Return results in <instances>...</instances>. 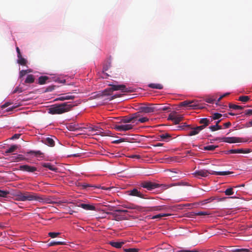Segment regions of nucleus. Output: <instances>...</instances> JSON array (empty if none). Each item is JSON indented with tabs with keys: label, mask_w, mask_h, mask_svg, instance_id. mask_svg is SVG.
I'll return each instance as SVG.
<instances>
[{
	"label": "nucleus",
	"mask_w": 252,
	"mask_h": 252,
	"mask_svg": "<svg viewBox=\"0 0 252 252\" xmlns=\"http://www.w3.org/2000/svg\"><path fill=\"white\" fill-rule=\"evenodd\" d=\"M15 200L19 201H37L40 203H52L51 199L32 192L19 191L15 195Z\"/></svg>",
	"instance_id": "nucleus-1"
},
{
	"label": "nucleus",
	"mask_w": 252,
	"mask_h": 252,
	"mask_svg": "<svg viewBox=\"0 0 252 252\" xmlns=\"http://www.w3.org/2000/svg\"><path fill=\"white\" fill-rule=\"evenodd\" d=\"M133 108L135 110H178L177 107L173 106L169 104H139L130 106L129 108Z\"/></svg>",
	"instance_id": "nucleus-2"
},
{
	"label": "nucleus",
	"mask_w": 252,
	"mask_h": 252,
	"mask_svg": "<svg viewBox=\"0 0 252 252\" xmlns=\"http://www.w3.org/2000/svg\"><path fill=\"white\" fill-rule=\"evenodd\" d=\"M110 87L109 88H106L102 92H99L98 94L95 95L97 97H101L107 96V98H104V99L112 100L116 97L115 95L112 96V92L113 91L121 90L122 92H128V91L124 85H115L113 84H109Z\"/></svg>",
	"instance_id": "nucleus-3"
},
{
	"label": "nucleus",
	"mask_w": 252,
	"mask_h": 252,
	"mask_svg": "<svg viewBox=\"0 0 252 252\" xmlns=\"http://www.w3.org/2000/svg\"><path fill=\"white\" fill-rule=\"evenodd\" d=\"M140 112L138 111L136 113L130 114L127 116L122 117L121 122L124 123H134L136 122V124L139 123H144L148 121L149 119L147 117H141Z\"/></svg>",
	"instance_id": "nucleus-4"
},
{
	"label": "nucleus",
	"mask_w": 252,
	"mask_h": 252,
	"mask_svg": "<svg viewBox=\"0 0 252 252\" xmlns=\"http://www.w3.org/2000/svg\"><path fill=\"white\" fill-rule=\"evenodd\" d=\"M179 106L188 107L190 109H208L210 105L199 102L198 100H186L181 102L179 104Z\"/></svg>",
	"instance_id": "nucleus-5"
},
{
	"label": "nucleus",
	"mask_w": 252,
	"mask_h": 252,
	"mask_svg": "<svg viewBox=\"0 0 252 252\" xmlns=\"http://www.w3.org/2000/svg\"><path fill=\"white\" fill-rule=\"evenodd\" d=\"M232 173V172L230 171H208L205 169H201L195 171L192 174L196 177H206L208 176L209 174L214 175H227Z\"/></svg>",
	"instance_id": "nucleus-6"
},
{
	"label": "nucleus",
	"mask_w": 252,
	"mask_h": 252,
	"mask_svg": "<svg viewBox=\"0 0 252 252\" xmlns=\"http://www.w3.org/2000/svg\"><path fill=\"white\" fill-rule=\"evenodd\" d=\"M72 106V105L71 104L63 102L52 105L50 107L46 108L45 110H70Z\"/></svg>",
	"instance_id": "nucleus-7"
},
{
	"label": "nucleus",
	"mask_w": 252,
	"mask_h": 252,
	"mask_svg": "<svg viewBox=\"0 0 252 252\" xmlns=\"http://www.w3.org/2000/svg\"><path fill=\"white\" fill-rule=\"evenodd\" d=\"M184 119L183 115L177 114L176 111H173V113H170L169 115L168 120L173 121L175 125L178 124L181 121Z\"/></svg>",
	"instance_id": "nucleus-8"
},
{
	"label": "nucleus",
	"mask_w": 252,
	"mask_h": 252,
	"mask_svg": "<svg viewBox=\"0 0 252 252\" xmlns=\"http://www.w3.org/2000/svg\"><path fill=\"white\" fill-rule=\"evenodd\" d=\"M160 186V185L159 184L149 181H145L141 184V187L145 188L149 190H151L156 188H159Z\"/></svg>",
	"instance_id": "nucleus-9"
},
{
	"label": "nucleus",
	"mask_w": 252,
	"mask_h": 252,
	"mask_svg": "<svg viewBox=\"0 0 252 252\" xmlns=\"http://www.w3.org/2000/svg\"><path fill=\"white\" fill-rule=\"evenodd\" d=\"M221 139L222 141L228 143H235L238 142H242L241 138L236 137H222L221 138H217L216 140Z\"/></svg>",
	"instance_id": "nucleus-10"
},
{
	"label": "nucleus",
	"mask_w": 252,
	"mask_h": 252,
	"mask_svg": "<svg viewBox=\"0 0 252 252\" xmlns=\"http://www.w3.org/2000/svg\"><path fill=\"white\" fill-rule=\"evenodd\" d=\"M133 126L131 124H126L124 125L116 126L114 128L118 131H127L132 129Z\"/></svg>",
	"instance_id": "nucleus-11"
},
{
	"label": "nucleus",
	"mask_w": 252,
	"mask_h": 252,
	"mask_svg": "<svg viewBox=\"0 0 252 252\" xmlns=\"http://www.w3.org/2000/svg\"><path fill=\"white\" fill-rule=\"evenodd\" d=\"M167 209V207L165 205L162 206H157L153 207H147L146 208L145 210L147 211H160L162 210H165Z\"/></svg>",
	"instance_id": "nucleus-12"
},
{
	"label": "nucleus",
	"mask_w": 252,
	"mask_h": 252,
	"mask_svg": "<svg viewBox=\"0 0 252 252\" xmlns=\"http://www.w3.org/2000/svg\"><path fill=\"white\" fill-rule=\"evenodd\" d=\"M251 152V150L249 149H231L228 151L229 154H248Z\"/></svg>",
	"instance_id": "nucleus-13"
},
{
	"label": "nucleus",
	"mask_w": 252,
	"mask_h": 252,
	"mask_svg": "<svg viewBox=\"0 0 252 252\" xmlns=\"http://www.w3.org/2000/svg\"><path fill=\"white\" fill-rule=\"evenodd\" d=\"M20 169L22 171L29 172H33L37 170V168L34 166H31L28 165H23L20 166Z\"/></svg>",
	"instance_id": "nucleus-14"
},
{
	"label": "nucleus",
	"mask_w": 252,
	"mask_h": 252,
	"mask_svg": "<svg viewBox=\"0 0 252 252\" xmlns=\"http://www.w3.org/2000/svg\"><path fill=\"white\" fill-rule=\"evenodd\" d=\"M229 107L230 109H241V110L246 109V108H248V107H252V109H246V110H252V105H247L240 106V105H236V104H233L229 103Z\"/></svg>",
	"instance_id": "nucleus-15"
},
{
	"label": "nucleus",
	"mask_w": 252,
	"mask_h": 252,
	"mask_svg": "<svg viewBox=\"0 0 252 252\" xmlns=\"http://www.w3.org/2000/svg\"><path fill=\"white\" fill-rule=\"evenodd\" d=\"M124 208L130 209H135L139 211H144L143 208L133 204H124L123 205Z\"/></svg>",
	"instance_id": "nucleus-16"
},
{
	"label": "nucleus",
	"mask_w": 252,
	"mask_h": 252,
	"mask_svg": "<svg viewBox=\"0 0 252 252\" xmlns=\"http://www.w3.org/2000/svg\"><path fill=\"white\" fill-rule=\"evenodd\" d=\"M128 194L131 196L139 197L140 198H144V195L136 189H134L132 190L128 191Z\"/></svg>",
	"instance_id": "nucleus-17"
},
{
	"label": "nucleus",
	"mask_w": 252,
	"mask_h": 252,
	"mask_svg": "<svg viewBox=\"0 0 252 252\" xmlns=\"http://www.w3.org/2000/svg\"><path fill=\"white\" fill-rule=\"evenodd\" d=\"M201 128V127H199V126L195 127H191L190 126L189 128L191 129V130L188 133V135L191 136L198 134L199 132L202 130Z\"/></svg>",
	"instance_id": "nucleus-18"
},
{
	"label": "nucleus",
	"mask_w": 252,
	"mask_h": 252,
	"mask_svg": "<svg viewBox=\"0 0 252 252\" xmlns=\"http://www.w3.org/2000/svg\"><path fill=\"white\" fill-rule=\"evenodd\" d=\"M199 123L201 125L199 126L201 127V129L203 130L209 125L210 121L207 118H202L200 119Z\"/></svg>",
	"instance_id": "nucleus-19"
},
{
	"label": "nucleus",
	"mask_w": 252,
	"mask_h": 252,
	"mask_svg": "<svg viewBox=\"0 0 252 252\" xmlns=\"http://www.w3.org/2000/svg\"><path fill=\"white\" fill-rule=\"evenodd\" d=\"M66 128L70 131H75L78 130L82 129L83 128L79 126L78 125L70 124L66 126Z\"/></svg>",
	"instance_id": "nucleus-20"
},
{
	"label": "nucleus",
	"mask_w": 252,
	"mask_h": 252,
	"mask_svg": "<svg viewBox=\"0 0 252 252\" xmlns=\"http://www.w3.org/2000/svg\"><path fill=\"white\" fill-rule=\"evenodd\" d=\"M78 206L83 208L86 210H95V206L89 204L81 203L79 204Z\"/></svg>",
	"instance_id": "nucleus-21"
},
{
	"label": "nucleus",
	"mask_w": 252,
	"mask_h": 252,
	"mask_svg": "<svg viewBox=\"0 0 252 252\" xmlns=\"http://www.w3.org/2000/svg\"><path fill=\"white\" fill-rule=\"evenodd\" d=\"M217 97L215 95L212 96H208L206 97L205 99V100L206 102L210 104H214L217 102V100H216Z\"/></svg>",
	"instance_id": "nucleus-22"
},
{
	"label": "nucleus",
	"mask_w": 252,
	"mask_h": 252,
	"mask_svg": "<svg viewBox=\"0 0 252 252\" xmlns=\"http://www.w3.org/2000/svg\"><path fill=\"white\" fill-rule=\"evenodd\" d=\"M44 143L45 144L51 147H53L55 145L54 140L52 138L50 137L46 138L44 140Z\"/></svg>",
	"instance_id": "nucleus-23"
},
{
	"label": "nucleus",
	"mask_w": 252,
	"mask_h": 252,
	"mask_svg": "<svg viewBox=\"0 0 252 252\" xmlns=\"http://www.w3.org/2000/svg\"><path fill=\"white\" fill-rule=\"evenodd\" d=\"M150 88L161 90L163 89V86L160 84L151 83L148 85Z\"/></svg>",
	"instance_id": "nucleus-24"
},
{
	"label": "nucleus",
	"mask_w": 252,
	"mask_h": 252,
	"mask_svg": "<svg viewBox=\"0 0 252 252\" xmlns=\"http://www.w3.org/2000/svg\"><path fill=\"white\" fill-rule=\"evenodd\" d=\"M42 165L44 167L48 168V169H49L50 170H51L52 171L56 172L58 170V169L57 168H56V167H54V166L52 165L50 163H44L42 164Z\"/></svg>",
	"instance_id": "nucleus-25"
},
{
	"label": "nucleus",
	"mask_w": 252,
	"mask_h": 252,
	"mask_svg": "<svg viewBox=\"0 0 252 252\" xmlns=\"http://www.w3.org/2000/svg\"><path fill=\"white\" fill-rule=\"evenodd\" d=\"M65 245V242L63 241H50L48 245L49 246H53L56 245Z\"/></svg>",
	"instance_id": "nucleus-26"
},
{
	"label": "nucleus",
	"mask_w": 252,
	"mask_h": 252,
	"mask_svg": "<svg viewBox=\"0 0 252 252\" xmlns=\"http://www.w3.org/2000/svg\"><path fill=\"white\" fill-rule=\"evenodd\" d=\"M49 79L48 77L46 76H41L38 78V83L43 85L46 83V81Z\"/></svg>",
	"instance_id": "nucleus-27"
},
{
	"label": "nucleus",
	"mask_w": 252,
	"mask_h": 252,
	"mask_svg": "<svg viewBox=\"0 0 252 252\" xmlns=\"http://www.w3.org/2000/svg\"><path fill=\"white\" fill-rule=\"evenodd\" d=\"M124 244V242H110V244L116 248H120L122 245Z\"/></svg>",
	"instance_id": "nucleus-28"
},
{
	"label": "nucleus",
	"mask_w": 252,
	"mask_h": 252,
	"mask_svg": "<svg viewBox=\"0 0 252 252\" xmlns=\"http://www.w3.org/2000/svg\"><path fill=\"white\" fill-rule=\"evenodd\" d=\"M34 81V76L32 75H28L27 77V78L26 79L25 82L26 83H33Z\"/></svg>",
	"instance_id": "nucleus-29"
},
{
	"label": "nucleus",
	"mask_w": 252,
	"mask_h": 252,
	"mask_svg": "<svg viewBox=\"0 0 252 252\" xmlns=\"http://www.w3.org/2000/svg\"><path fill=\"white\" fill-rule=\"evenodd\" d=\"M95 134L96 135H100L102 136H112V133L109 130H107L104 132H97Z\"/></svg>",
	"instance_id": "nucleus-30"
},
{
	"label": "nucleus",
	"mask_w": 252,
	"mask_h": 252,
	"mask_svg": "<svg viewBox=\"0 0 252 252\" xmlns=\"http://www.w3.org/2000/svg\"><path fill=\"white\" fill-rule=\"evenodd\" d=\"M233 252H250L251 250L248 249H236L233 248L231 250Z\"/></svg>",
	"instance_id": "nucleus-31"
},
{
	"label": "nucleus",
	"mask_w": 252,
	"mask_h": 252,
	"mask_svg": "<svg viewBox=\"0 0 252 252\" xmlns=\"http://www.w3.org/2000/svg\"><path fill=\"white\" fill-rule=\"evenodd\" d=\"M218 147V146H217H217L208 145V146L204 147L203 149L205 151H214Z\"/></svg>",
	"instance_id": "nucleus-32"
},
{
	"label": "nucleus",
	"mask_w": 252,
	"mask_h": 252,
	"mask_svg": "<svg viewBox=\"0 0 252 252\" xmlns=\"http://www.w3.org/2000/svg\"><path fill=\"white\" fill-rule=\"evenodd\" d=\"M18 58L17 62L19 64L22 65L26 64L27 61L25 59L23 58L22 56H21V57H18Z\"/></svg>",
	"instance_id": "nucleus-33"
},
{
	"label": "nucleus",
	"mask_w": 252,
	"mask_h": 252,
	"mask_svg": "<svg viewBox=\"0 0 252 252\" xmlns=\"http://www.w3.org/2000/svg\"><path fill=\"white\" fill-rule=\"evenodd\" d=\"M18 148V146L15 145H13L10 146V147L7 149L5 151L6 153H11L13 152H15Z\"/></svg>",
	"instance_id": "nucleus-34"
},
{
	"label": "nucleus",
	"mask_w": 252,
	"mask_h": 252,
	"mask_svg": "<svg viewBox=\"0 0 252 252\" xmlns=\"http://www.w3.org/2000/svg\"><path fill=\"white\" fill-rule=\"evenodd\" d=\"M209 128L212 131H215L217 130L221 129L222 127L221 126L216 124L215 125L210 126Z\"/></svg>",
	"instance_id": "nucleus-35"
},
{
	"label": "nucleus",
	"mask_w": 252,
	"mask_h": 252,
	"mask_svg": "<svg viewBox=\"0 0 252 252\" xmlns=\"http://www.w3.org/2000/svg\"><path fill=\"white\" fill-rule=\"evenodd\" d=\"M171 214H159L155 216H154L152 217V219H159L163 217H166L170 216Z\"/></svg>",
	"instance_id": "nucleus-36"
},
{
	"label": "nucleus",
	"mask_w": 252,
	"mask_h": 252,
	"mask_svg": "<svg viewBox=\"0 0 252 252\" xmlns=\"http://www.w3.org/2000/svg\"><path fill=\"white\" fill-rule=\"evenodd\" d=\"M160 138L164 140L168 141L171 138V135L168 133H164L160 135Z\"/></svg>",
	"instance_id": "nucleus-37"
},
{
	"label": "nucleus",
	"mask_w": 252,
	"mask_h": 252,
	"mask_svg": "<svg viewBox=\"0 0 252 252\" xmlns=\"http://www.w3.org/2000/svg\"><path fill=\"white\" fill-rule=\"evenodd\" d=\"M9 194V191L0 189V197H6Z\"/></svg>",
	"instance_id": "nucleus-38"
},
{
	"label": "nucleus",
	"mask_w": 252,
	"mask_h": 252,
	"mask_svg": "<svg viewBox=\"0 0 252 252\" xmlns=\"http://www.w3.org/2000/svg\"><path fill=\"white\" fill-rule=\"evenodd\" d=\"M80 186V187H82V188L84 189H87L88 188H97L96 186H92L90 184H87V183L82 184Z\"/></svg>",
	"instance_id": "nucleus-39"
},
{
	"label": "nucleus",
	"mask_w": 252,
	"mask_h": 252,
	"mask_svg": "<svg viewBox=\"0 0 252 252\" xmlns=\"http://www.w3.org/2000/svg\"><path fill=\"white\" fill-rule=\"evenodd\" d=\"M80 186V187H82V188L84 189H87L88 188H97L96 186H92L90 184H87V183L82 184Z\"/></svg>",
	"instance_id": "nucleus-40"
},
{
	"label": "nucleus",
	"mask_w": 252,
	"mask_h": 252,
	"mask_svg": "<svg viewBox=\"0 0 252 252\" xmlns=\"http://www.w3.org/2000/svg\"><path fill=\"white\" fill-rule=\"evenodd\" d=\"M106 214L108 215H111L113 216L114 219L113 220H118L120 219V216L117 215L116 213H112V212H105Z\"/></svg>",
	"instance_id": "nucleus-41"
},
{
	"label": "nucleus",
	"mask_w": 252,
	"mask_h": 252,
	"mask_svg": "<svg viewBox=\"0 0 252 252\" xmlns=\"http://www.w3.org/2000/svg\"><path fill=\"white\" fill-rule=\"evenodd\" d=\"M29 154H33L35 157H38L42 155V153L40 151H30L27 153Z\"/></svg>",
	"instance_id": "nucleus-42"
},
{
	"label": "nucleus",
	"mask_w": 252,
	"mask_h": 252,
	"mask_svg": "<svg viewBox=\"0 0 252 252\" xmlns=\"http://www.w3.org/2000/svg\"><path fill=\"white\" fill-rule=\"evenodd\" d=\"M250 99L248 96H241L239 97L238 100L242 102H247Z\"/></svg>",
	"instance_id": "nucleus-43"
},
{
	"label": "nucleus",
	"mask_w": 252,
	"mask_h": 252,
	"mask_svg": "<svg viewBox=\"0 0 252 252\" xmlns=\"http://www.w3.org/2000/svg\"><path fill=\"white\" fill-rule=\"evenodd\" d=\"M225 194L226 195H231L233 194L234 192L232 188H229L226 189L224 191Z\"/></svg>",
	"instance_id": "nucleus-44"
},
{
	"label": "nucleus",
	"mask_w": 252,
	"mask_h": 252,
	"mask_svg": "<svg viewBox=\"0 0 252 252\" xmlns=\"http://www.w3.org/2000/svg\"><path fill=\"white\" fill-rule=\"evenodd\" d=\"M28 72H31V71L30 70H22L20 71V77L22 78L24 76H25L27 73Z\"/></svg>",
	"instance_id": "nucleus-45"
},
{
	"label": "nucleus",
	"mask_w": 252,
	"mask_h": 252,
	"mask_svg": "<svg viewBox=\"0 0 252 252\" xmlns=\"http://www.w3.org/2000/svg\"><path fill=\"white\" fill-rule=\"evenodd\" d=\"M60 234L59 232H50L48 233V235L52 238H54Z\"/></svg>",
	"instance_id": "nucleus-46"
},
{
	"label": "nucleus",
	"mask_w": 252,
	"mask_h": 252,
	"mask_svg": "<svg viewBox=\"0 0 252 252\" xmlns=\"http://www.w3.org/2000/svg\"><path fill=\"white\" fill-rule=\"evenodd\" d=\"M221 116L222 115L221 114L216 113L213 114L212 119L217 120L220 119Z\"/></svg>",
	"instance_id": "nucleus-47"
},
{
	"label": "nucleus",
	"mask_w": 252,
	"mask_h": 252,
	"mask_svg": "<svg viewBox=\"0 0 252 252\" xmlns=\"http://www.w3.org/2000/svg\"><path fill=\"white\" fill-rule=\"evenodd\" d=\"M126 252H138L139 250L135 248H129L125 249Z\"/></svg>",
	"instance_id": "nucleus-48"
},
{
	"label": "nucleus",
	"mask_w": 252,
	"mask_h": 252,
	"mask_svg": "<svg viewBox=\"0 0 252 252\" xmlns=\"http://www.w3.org/2000/svg\"><path fill=\"white\" fill-rule=\"evenodd\" d=\"M23 91V90L22 88L19 87H17L13 91V94H15V93H22Z\"/></svg>",
	"instance_id": "nucleus-49"
},
{
	"label": "nucleus",
	"mask_w": 252,
	"mask_h": 252,
	"mask_svg": "<svg viewBox=\"0 0 252 252\" xmlns=\"http://www.w3.org/2000/svg\"><path fill=\"white\" fill-rule=\"evenodd\" d=\"M126 139H125V138H120L118 140H115L113 142V143H115V144H119V143H120L121 142H125V141H126Z\"/></svg>",
	"instance_id": "nucleus-50"
},
{
	"label": "nucleus",
	"mask_w": 252,
	"mask_h": 252,
	"mask_svg": "<svg viewBox=\"0 0 252 252\" xmlns=\"http://www.w3.org/2000/svg\"><path fill=\"white\" fill-rule=\"evenodd\" d=\"M88 128L90 131H96L98 130V129H101V128L98 126L89 127Z\"/></svg>",
	"instance_id": "nucleus-51"
},
{
	"label": "nucleus",
	"mask_w": 252,
	"mask_h": 252,
	"mask_svg": "<svg viewBox=\"0 0 252 252\" xmlns=\"http://www.w3.org/2000/svg\"><path fill=\"white\" fill-rule=\"evenodd\" d=\"M209 215V214L207 212L200 211V212H197L196 213V215H197V216H205V215Z\"/></svg>",
	"instance_id": "nucleus-52"
},
{
	"label": "nucleus",
	"mask_w": 252,
	"mask_h": 252,
	"mask_svg": "<svg viewBox=\"0 0 252 252\" xmlns=\"http://www.w3.org/2000/svg\"><path fill=\"white\" fill-rule=\"evenodd\" d=\"M49 113L52 115L61 114L65 111H48Z\"/></svg>",
	"instance_id": "nucleus-53"
},
{
	"label": "nucleus",
	"mask_w": 252,
	"mask_h": 252,
	"mask_svg": "<svg viewBox=\"0 0 252 252\" xmlns=\"http://www.w3.org/2000/svg\"><path fill=\"white\" fill-rule=\"evenodd\" d=\"M229 94L228 93H226L221 96H220L218 99H217V102L216 103V105L217 106L218 105V102L224 96H226L227 95H228Z\"/></svg>",
	"instance_id": "nucleus-54"
},
{
	"label": "nucleus",
	"mask_w": 252,
	"mask_h": 252,
	"mask_svg": "<svg viewBox=\"0 0 252 252\" xmlns=\"http://www.w3.org/2000/svg\"><path fill=\"white\" fill-rule=\"evenodd\" d=\"M16 159V161H19L23 160L24 158L22 155H18Z\"/></svg>",
	"instance_id": "nucleus-55"
},
{
	"label": "nucleus",
	"mask_w": 252,
	"mask_h": 252,
	"mask_svg": "<svg viewBox=\"0 0 252 252\" xmlns=\"http://www.w3.org/2000/svg\"><path fill=\"white\" fill-rule=\"evenodd\" d=\"M21 136L20 134H15L11 138V139L14 140L19 138L20 136Z\"/></svg>",
	"instance_id": "nucleus-56"
},
{
	"label": "nucleus",
	"mask_w": 252,
	"mask_h": 252,
	"mask_svg": "<svg viewBox=\"0 0 252 252\" xmlns=\"http://www.w3.org/2000/svg\"><path fill=\"white\" fill-rule=\"evenodd\" d=\"M190 126L188 125L186 123H185L183 126H179V127L181 129H184L185 127H188L189 128Z\"/></svg>",
	"instance_id": "nucleus-57"
},
{
	"label": "nucleus",
	"mask_w": 252,
	"mask_h": 252,
	"mask_svg": "<svg viewBox=\"0 0 252 252\" xmlns=\"http://www.w3.org/2000/svg\"><path fill=\"white\" fill-rule=\"evenodd\" d=\"M180 252H198L196 250H182L180 251Z\"/></svg>",
	"instance_id": "nucleus-58"
},
{
	"label": "nucleus",
	"mask_w": 252,
	"mask_h": 252,
	"mask_svg": "<svg viewBox=\"0 0 252 252\" xmlns=\"http://www.w3.org/2000/svg\"><path fill=\"white\" fill-rule=\"evenodd\" d=\"M81 156V153H77V154H74L72 155H68V157H79Z\"/></svg>",
	"instance_id": "nucleus-59"
},
{
	"label": "nucleus",
	"mask_w": 252,
	"mask_h": 252,
	"mask_svg": "<svg viewBox=\"0 0 252 252\" xmlns=\"http://www.w3.org/2000/svg\"><path fill=\"white\" fill-rule=\"evenodd\" d=\"M11 104L9 102H6L4 104H3L2 105H1V109H4L6 107H7V106H8L9 105H11Z\"/></svg>",
	"instance_id": "nucleus-60"
},
{
	"label": "nucleus",
	"mask_w": 252,
	"mask_h": 252,
	"mask_svg": "<svg viewBox=\"0 0 252 252\" xmlns=\"http://www.w3.org/2000/svg\"><path fill=\"white\" fill-rule=\"evenodd\" d=\"M16 51L17 53V57H21V56H22V55H21L20 49L18 47H16Z\"/></svg>",
	"instance_id": "nucleus-61"
},
{
	"label": "nucleus",
	"mask_w": 252,
	"mask_h": 252,
	"mask_svg": "<svg viewBox=\"0 0 252 252\" xmlns=\"http://www.w3.org/2000/svg\"><path fill=\"white\" fill-rule=\"evenodd\" d=\"M54 89V86H49L47 88L46 91V92H51Z\"/></svg>",
	"instance_id": "nucleus-62"
},
{
	"label": "nucleus",
	"mask_w": 252,
	"mask_h": 252,
	"mask_svg": "<svg viewBox=\"0 0 252 252\" xmlns=\"http://www.w3.org/2000/svg\"><path fill=\"white\" fill-rule=\"evenodd\" d=\"M231 123L228 122L223 124V126L225 128H228L231 126Z\"/></svg>",
	"instance_id": "nucleus-63"
},
{
	"label": "nucleus",
	"mask_w": 252,
	"mask_h": 252,
	"mask_svg": "<svg viewBox=\"0 0 252 252\" xmlns=\"http://www.w3.org/2000/svg\"><path fill=\"white\" fill-rule=\"evenodd\" d=\"M246 126L247 127H252V119L249 122L246 123Z\"/></svg>",
	"instance_id": "nucleus-64"
}]
</instances>
